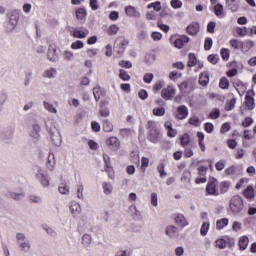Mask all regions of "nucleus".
I'll return each instance as SVG.
<instances>
[{"mask_svg":"<svg viewBox=\"0 0 256 256\" xmlns=\"http://www.w3.org/2000/svg\"><path fill=\"white\" fill-rule=\"evenodd\" d=\"M146 128L148 130V139L151 143H159L161 140V131L155 125V122L148 121Z\"/></svg>","mask_w":256,"mask_h":256,"instance_id":"f257e3e1","label":"nucleus"},{"mask_svg":"<svg viewBox=\"0 0 256 256\" xmlns=\"http://www.w3.org/2000/svg\"><path fill=\"white\" fill-rule=\"evenodd\" d=\"M17 245L22 253H31V241L23 233L16 234Z\"/></svg>","mask_w":256,"mask_h":256,"instance_id":"f03ea898","label":"nucleus"},{"mask_svg":"<svg viewBox=\"0 0 256 256\" xmlns=\"http://www.w3.org/2000/svg\"><path fill=\"white\" fill-rule=\"evenodd\" d=\"M230 209L232 213H241L245 205L243 204V198L239 195H235L230 200Z\"/></svg>","mask_w":256,"mask_h":256,"instance_id":"7ed1b4c3","label":"nucleus"},{"mask_svg":"<svg viewBox=\"0 0 256 256\" xmlns=\"http://www.w3.org/2000/svg\"><path fill=\"white\" fill-rule=\"evenodd\" d=\"M44 125L46 127V130L48 131L50 135V139L53 143V145H56V147H60L62 138H61V132L59 130L53 131L51 127H49V124L47 123V120H44Z\"/></svg>","mask_w":256,"mask_h":256,"instance_id":"20e7f679","label":"nucleus"},{"mask_svg":"<svg viewBox=\"0 0 256 256\" xmlns=\"http://www.w3.org/2000/svg\"><path fill=\"white\" fill-rule=\"evenodd\" d=\"M176 93H177V88H175V85L169 84L167 87L162 89L161 97L162 99H165V101H171V99L175 97Z\"/></svg>","mask_w":256,"mask_h":256,"instance_id":"39448f33","label":"nucleus"},{"mask_svg":"<svg viewBox=\"0 0 256 256\" xmlns=\"http://www.w3.org/2000/svg\"><path fill=\"white\" fill-rule=\"evenodd\" d=\"M127 45H129V40L124 37L117 38L114 51L118 54V57H121L122 53H125Z\"/></svg>","mask_w":256,"mask_h":256,"instance_id":"423d86ee","label":"nucleus"},{"mask_svg":"<svg viewBox=\"0 0 256 256\" xmlns=\"http://www.w3.org/2000/svg\"><path fill=\"white\" fill-rule=\"evenodd\" d=\"M35 177L37 179V181H39V183L42 185V187H49V176L47 174H45V170L43 169H38Z\"/></svg>","mask_w":256,"mask_h":256,"instance_id":"0eeeda50","label":"nucleus"},{"mask_svg":"<svg viewBox=\"0 0 256 256\" xmlns=\"http://www.w3.org/2000/svg\"><path fill=\"white\" fill-rule=\"evenodd\" d=\"M106 145L110 151H117L121 148V141L115 136H111L106 139Z\"/></svg>","mask_w":256,"mask_h":256,"instance_id":"6e6552de","label":"nucleus"},{"mask_svg":"<svg viewBox=\"0 0 256 256\" xmlns=\"http://www.w3.org/2000/svg\"><path fill=\"white\" fill-rule=\"evenodd\" d=\"M188 115H189V109H187V106L185 105L179 106L175 113L176 119L180 121H183V119H187Z\"/></svg>","mask_w":256,"mask_h":256,"instance_id":"1a4fd4ad","label":"nucleus"},{"mask_svg":"<svg viewBox=\"0 0 256 256\" xmlns=\"http://www.w3.org/2000/svg\"><path fill=\"white\" fill-rule=\"evenodd\" d=\"M81 245H83L86 249H89V247H91V245H93V236H91V234L89 233H84L81 236Z\"/></svg>","mask_w":256,"mask_h":256,"instance_id":"9d476101","label":"nucleus"},{"mask_svg":"<svg viewBox=\"0 0 256 256\" xmlns=\"http://www.w3.org/2000/svg\"><path fill=\"white\" fill-rule=\"evenodd\" d=\"M72 37H75V39H85L87 35H89V31L87 28H81V29H75L71 32Z\"/></svg>","mask_w":256,"mask_h":256,"instance_id":"9b49d317","label":"nucleus"},{"mask_svg":"<svg viewBox=\"0 0 256 256\" xmlns=\"http://www.w3.org/2000/svg\"><path fill=\"white\" fill-rule=\"evenodd\" d=\"M69 209L71 211V214L74 215V217H77V215H81V204L79 202H71Z\"/></svg>","mask_w":256,"mask_h":256,"instance_id":"f8f14e48","label":"nucleus"},{"mask_svg":"<svg viewBox=\"0 0 256 256\" xmlns=\"http://www.w3.org/2000/svg\"><path fill=\"white\" fill-rule=\"evenodd\" d=\"M125 13L127 17H134L136 19H139V17H141V14L139 13V11H137V9H135V7L133 6H126Z\"/></svg>","mask_w":256,"mask_h":256,"instance_id":"ddd939ff","label":"nucleus"},{"mask_svg":"<svg viewBox=\"0 0 256 256\" xmlns=\"http://www.w3.org/2000/svg\"><path fill=\"white\" fill-rule=\"evenodd\" d=\"M174 221L178 227H187L189 225V222L187 221V218H185L184 215L182 214H177L176 217L174 218Z\"/></svg>","mask_w":256,"mask_h":256,"instance_id":"4468645a","label":"nucleus"},{"mask_svg":"<svg viewBox=\"0 0 256 256\" xmlns=\"http://www.w3.org/2000/svg\"><path fill=\"white\" fill-rule=\"evenodd\" d=\"M206 192L208 195H219V192L217 191V184H215V181L208 182L206 186Z\"/></svg>","mask_w":256,"mask_h":256,"instance_id":"2eb2a0df","label":"nucleus"},{"mask_svg":"<svg viewBox=\"0 0 256 256\" xmlns=\"http://www.w3.org/2000/svg\"><path fill=\"white\" fill-rule=\"evenodd\" d=\"M32 129L33 131L31 132L30 137H32V139H36V141L39 140L41 137V125L34 123L32 125Z\"/></svg>","mask_w":256,"mask_h":256,"instance_id":"dca6fc26","label":"nucleus"},{"mask_svg":"<svg viewBox=\"0 0 256 256\" xmlns=\"http://www.w3.org/2000/svg\"><path fill=\"white\" fill-rule=\"evenodd\" d=\"M188 41H189V37L180 36L173 42V45L174 47H176V49H182L183 45L187 44Z\"/></svg>","mask_w":256,"mask_h":256,"instance_id":"f3484780","label":"nucleus"},{"mask_svg":"<svg viewBox=\"0 0 256 256\" xmlns=\"http://www.w3.org/2000/svg\"><path fill=\"white\" fill-rule=\"evenodd\" d=\"M238 245L240 251H246L247 247H249V237L241 236L238 240Z\"/></svg>","mask_w":256,"mask_h":256,"instance_id":"a211bd4d","label":"nucleus"},{"mask_svg":"<svg viewBox=\"0 0 256 256\" xmlns=\"http://www.w3.org/2000/svg\"><path fill=\"white\" fill-rule=\"evenodd\" d=\"M84 191H85V186H83V183H78L76 185V190H75L77 199H80L81 201L85 199Z\"/></svg>","mask_w":256,"mask_h":256,"instance_id":"6ab92c4d","label":"nucleus"},{"mask_svg":"<svg viewBox=\"0 0 256 256\" xmlns=\"http://www.w3.org/2000/svg\"><path fill=\"white\" fill-rule=\"evenodd\" d=\"M102 129L105 133H111L113 131V122L109 119L102 120Z\"/></svg>","mask_w":256,"mask_h":256,"instance_id":"aec40b11","label":"nucleus"},{"mask_svg":"<svg viewBox=\"0 0 256 256\" xmlns=\"http://www.w3.org/2000/svg\"><path fill=\"white\" fill-rule=\"evenodd\" d=\"M55 165H56L55 154L50 153L48 155V160L46 163L47 169H49V171H53V169H55Z\"/></svg>","mask_w":256,"mask_h":256,"instance_id":"412c9836","label":"nucleus"},{"mask_svg":"<svg viewBox=\"0 0 256 256\" xmlns=\"http://www.w3.org/2000/svg\"><path fill=\"white\" fill-rule=\"evenodd\" d=\"M199 84L202 85V87H207L209 85V72H202L199 77Z\"/></svg>","mask_w":256,"mask_h":256,"instance_id":"4be33fe9","label":"nucleus"},{"mask_svg":"<svg viewBox=\"0 0 256 256\" xmlns=\"http://www.w3.org/2000/svg\"><path fill=\"white\" fill-rule=\"evenodd\" d=\"M187 33L189 35H197L199 33V23L194 22L187 27Z\"/></svg>","mask_w":256,"mask_h":256,"instance_id":"5701e85b","label":"nucleus"},{"mask_svg":"<svg viewBox=\"0 0 256 256\" xmlns=\"http://www.w3.org/2000/svg\"><path fill=\"white\" fill-rule=\"evenodd\" d=\"M47 57L49 61H59V54H57V50L55 48H49Z\"/></svg>","mask_w":256,"mask_h":256,"instance_id":"b1692460","label":"nucleus"},{"mask_svg":"<svg viewBox=\"0 0 256 256\" xmlns=\"http://www.w3.org/2000/svg\"><path fill=\"white\" fill-rule=\"evenodd\" d=\"M227 225H229V218H222L216 221L217 231H221V229H225Z\"/></svg>","mask_w":256,"mask_h":256,"instance_id":"393cba45","label":"nucleus"},{"mask_svg":"<svg viewBox=\"0 0 256 256\" xmlns=\"http://www.w3.org/2000/svg\"><path fill=\"white\" fill-rule=\"evenodd\" d=\"M43 77H45V79H55V77H57V69L49 68L45 70Z\"/></svg>","mask_w":256,"mask_h":256,"instance_id":"a878e982","label":"nucleus"},{"mask_svg":"<svg viewBox=\"0 0 256 256\" xmlns=\"http://www.w3.org/2000/svg\"><path fill=\"white\" fill-rule=\"evenodd\" d=\"M165 235H167V237H169L170 239H173V237L177 235V227L173 225L167 226L165 229Z\"/></svg>","mask_w":256,"mask_h":256,"instance_id":"bb28decb","label":"nucleus"},{"mask_svg":"<svg viewBox=\"0 0 256 256\" xmlns=\"http://www.w3.org/2000/svg\"><path fill=\"white\" fill-rule=\"evenodd\" d=\"M102 189L104 195H111L113 193V184L111 182H103Z\"/></svg>","mask_w":256,"mask_h":256,"instance_id":"cd10ccee","label":"nucleus"},{"mask_svg":"<svg viewBox=\"0 0 256 256\" xmlns=\"http://www.w3.org/2000/svg\"><path fill=\"white\" fill-rule=\"evenodd\" d=\"M103 159L105 163V171L107 173H111V171H113V166H111V157L107 154H103Z\"/></svg>","mask_w":256,"mask_h":256,"instance_id":"c85d7f7f","label":"nucleus"},{"mask_svg":"<svg viewBox=\"0 0 256 256\" xmlns=\"http://www.w3.org/2000/svg\"><path fill=\"white\" fill-rule=\"evenodd\" d=\"M234 87H236V91L239 93V95H243V93L247 91V86L242 81L235 82Z\"/></svg>","mask_w":256,"mask_h":256,"instance_id":"c756f323","label":"nucleus"},{"mask_svg":"<svg viewBox=\"0 0 256 256\" xmlns=\"http://www.w3.org/2000/svg\"><path fill=\"white\" fill-rule=\"evenodd\" d=\"M197 137H198V145L201 149V151H203V153H205V134H203V132H197Z\"/></svg>","mask_w":256,"mask_h":256,"instance_id":"7c9ffc66","label":"nucleus"},{"mask_svg":"<svg viewBox=\"0 0 256 256\" xmlns=\"http://www.w3.org/2000/svg\"><path fill=\"white\" fill-rule=\"evenodd\" d=\"M245 105L247 109L253 110L255 109V99L252 96L246 95L245 96Z\"/></svg>","mask_w":256,"mask_h":256,"instance_id":"2f4dec72","label":"nucleus"},{"mask_svg":"<svg viewBox=\"0 0 256 256\" xmlns=\"http://www.w3.org/2000/svg\"><path fill=\"white\" fill-rule=\"evenodd\" d=\"M214 13H215L216 17L223 19V17H225L223 5L217 4L216 6H214Z\"/></svg>","mask_w":256,"mask_h":256,"instance_id":"473e14b6","label":"nucleus"},{"mask_svg":"<svg viewBox=\"0 0 256 256\" xmlns=\"http://www.w3.org/2000/svg\"><path fill=\"white\" fill-rule=\"evenodd\" d=\"M227 5L230 11L235 12L239 9V1L238 0H227Z\"/></svg>","mask_w":256,"mask_h":256,"instance_id":"72a5a7b5","label":"nucleus"},{"mask_svg":"<svg viewBox=\"0 0 256 256\" xmlns=\"http://www.w3.org/2000/svg\"><path fill=\"white\" fill-rule=\"evenodd\" d=\"M243 194L246 199H253L255 197V190L253 189V186H248L244 190Z\"/></svg>","mask_w":256,"mask_h":256,"instance_id":"f704fd0d","label":"nucleus"},{"mask_svg":"<svg viewBox=\"0 0 256 256\" xmlns=\"http://www.w3.org/2000/svg\"><path fill=\"white\" fill-rule=\"evenodd\" d=\"M189 143H191V138L189 136V134L185 133L180 137V145L182 147H187V145H189Z\"/></svg>","mask_w":256,"mask_h":256,"instance_id":"c9c22d12","label":"nucleus"},{"mask_svg":"<svg viewBox=\"0 0 256 256\" xmlns=\"http://www.w3.org/2000/svg\"><path fill=\"white\" fill-rule=\"evenodd\" d=\"M87 17V11L84 8H78L76 10V18L79 21H83Z\"/></svg>","mask_w":256,"mask_h":256,"instance_id":"e433bc0d","label":"nucleus"},{"mask_svg":"<svg viewBox=\"0 0 256 256\" xmlns=\"http://www.w3.org/2000/svg\"><path fill=\"white\" fill-rule=\"evenodd\" d=\"M43 106H44V109H46V111H48L49 113H54L55 115H57V108H55L53 104L47 101H44Z\"/></svg>","mask_w":256,"mask_h":256,"instance_id":"4c0bfd02","label":"nucleus"},{"mask_svg":"<svg viewBox=\"0 0 256 256\" xmlns=\"http://www.w3.org/2000/svg\"><path fill=\"white\" fill-rule=\"evenodd\" d=\"M58 191L59 193H61V195H69L70 193L69 185L65 183L60 184L58 187Z\"/></svg>","mask_w":256,"mask_h":256,"instance_id":"58836bf2","label":"nucleus"},{"mask_svg":"<svg viewBox=\"0 0 256 256\" xmlns=\"http://www.w3.org/2000/svg\"><path fill=\"white\" fill-rule=\"evenodd\" d=\"M64 61H73L75 59V54L72 51L66 50L62 53Z\"/></svg>","mask_w":256,"mask_h":256,"instance_id":"ea45409f","label":"nucleus"},{"mask_svg":"<svg viewBox=\"0 0 256 256\" xmlns=\"http://www.w3.org/2000/svg\"><path fill=\"white\" fill-rule=\"evenodd\" d=\"M157 171H158L161 179H163V177H167V173L165 171V163H159L157 166Z\"/></svg>","mask_w":256,"mask_h":256,"instance_id":"a19ab883","label":"nucleus"},{"mask_svg":"<svg viewBox=\"0 0 256 256\" xmlns=\"http://www.w3.org/2000/svg\"><path fill=\"white\" fill-rule=\"evenodd\" d=\"M150 203H151V205H153V207L159 206V196H157V193L153 192L150 195Z\"/></svg>","mask_w":256,"mask_h":256,"instance_id":"79ce46f5","label":"nucleus"},{"mask_svg":"<svg viewBox=\"0 0 256 256\" xmlns=\"http://www.w3.org/2000/svg\"><path fill=\"white\" fill-rule=\"evenodd\" d=\"M209 221H206L204 222L202 225H201V228H200V235H202V237H205V235H207L208 231H209Z\"/></svg>","mask_w":256,"mask_h":256,"instance_id":"37998d69","label":"nucleus"},{"mask_svg":"<svg viewBox=\"0 0 256 256\" xmlns=\"http://www.w3.org/2000/svg\"><path fill=\"white\" fill-rule=\"evenodd\" d=\"M9 23L12 26V29H15V26L19 23V15L12 14L9 18Z\"/></svg>","mask_w":256,"mask_h":256,"instance_id":"c03bdc74","label":"nucleus"},{"mask_svg":"<svg viewBox=\"0 0 256 256\" xmlns=\"http://www.w3.org/2000/svg\"><path fill=\"white\" fill-rule=\"evenodd\" d=\"M43 230L49 235L50 237H57V232L51 228L50 226L44 225Z\"/></svg>","mask_w":256,"mask_h":256,"instance_id":"a18cd8bd","label":"nucleus"},{"mask_svg":"<svg viewBox=\"0 0 256 256\" xmlns=\"http://www.w3.org/2000/svg\"><path fill=\"white\" fill-rule=\"evenodd\" d=\"M148 9H154V11L159 12L161 11V2L160 1H156V2H152L148 5Z\"/></svg>","mask_w":256,"mask_h":256,"instance_id":"49530a36","label":"nucleus"},{"mask_svg":"<svg viewBox=\"0 0 256 256\" xmlns=\"http://www.w3.org/2000/svg\"><path fill=\"white\" fill-rule=\"evenodd\" d=\"M189 61H188V67H195L197 65V57L195 54L191 53L189 54Z\"/></svg>","mask_w":256,"mask_h":256,"instance_id":"de8ad7c7","label":"nucleus"},{"mask_svg":"<svg viewBox=\"0 0 256 256\" xmlns=\"http://www.w3.org/2000/svg\"><path fill=\"white\" fill-rule=\"evenodd\" d=\"M219 87L220 89H229V79H227L226 77L221 78L219 82Z\"/></svg>","mask_w":256,"mask_h":256,"instance_id":"09e8293b","label":"nucleus"},{"mask_svg":"<svg viewBox=\"0 0 256 256\" xmlns=\"http://www.w3.org/2000/svg\"><path fill=\"white\" fill-rule=\"evenodd\" d=\"M236 33L237 35H239V37H245V35L249 34V30L247 29V27H238L236 28Z\"/></svg>","mask_w":256,"mask_h":256,"instance_id":"8fccbe9b","label":"nucleus"},{"mask_svg":"<svg viewBox=\"0 0 256 256\" xmlns=\"http://www.w3.org/2000/svg\"><path fill=\"white\" fill-rule=\"evenodd\" d=\"M70 47H71V49H74V50L83 49V47H85V44L83 43V41L77 40V41L73 42Z\"/></svg>","mask_w":256,"mask_h":256,"instance_id":"3c124183","label":"nucleus"},{"mask_svg":"<svg viewBox=\"0 0 256 256\" xmlns=\"http://www.w3.org/2000/svg\"><path fill=\"white\" fill-rule=\"evenodd\" d=\"M118 65L124 69H131V67H133V63L128 60H121Z\"/></svg>","mask_w":256,"mask_h":256,"instance_id":"603ef678","label":"nucleus"},{"mask_svg":"<svg viewBox=\"0 0 256 256\" xmlns=\"http://www.w3.org/2000/svg\"><path fill=\"white\" fill-rule=\"evenodd\" d=\"M209 63H212V65H217L219 63V55L217 54H210L208 56Z\"/></svg>","mask_w":256,"mask_h":256,"instance_id":"864d4df0","label":"nucleus"},{"mask_svg":"<svg viewBox=\"0 0 256 256\" xmlns=\"http://www.w3.org/2000/svg\"><path fill=\"white\" fill-rule=\"evenodd\" d=\"M220 55H221V57H222V59H223V61H229V49H227V48H222L221 50H220Z\"/></svg>","mask_w":256,"mask_h":256,"instance_id":"5fc2aeb1","label":"nucleus"},{"mask_svg":"<svg viewBox=\"0 0 256 256\" xmlns=\"http://www.w3.org/2000/svg\"><path fill=\"white\" fill-rule=\"evenodd\" d=\"M210 119H219L221 117V111L219 109L215 108L212 110L209 114Z\"/></svg>","mask_w":256,"mask_h":256,"instance_id":"6e6d98bb","label":"nucleus"},{"mask_svg":"<svg viewBox=\"0 0 256 256\" xmlns=\"http://www.w3.org/2000/svg\"><path fill=\"white\" fill-rule=\"evenodd\" d=\"M119 33V26L112 24L108 29L109 35H117Z\"/></svg>","mask_w":256,"mask_h":256,"instance_id":"4d7b16f0","label":"nucleus"},{"mask_svg":"<svg viewBox=\"0 0 256 256\" xmlns=\"http://www.w3.org/2000/svg\"><path fill=\"white\" fill-rule=\"evenodd\" d=\"M153 114L156 115V117H163V115H165V108L163 107L154 108Z\"/></svg>","mask_w":256,"mask_h":256,"instance_id":"13d9d810","label":"nucleus"},{"mask_svg":"<svg viewBox=\"0 0 256 256\" xmlns=\"http://www.w3.org/2000/svg\"><path fill=\"white\" fill-rule=\"evenodd\" d=\"M119 77L120 79H122V81H129V79H131V76H129V73H127V71L123 69L120 70Z\"/></svg>","mask_w":256,"mask_h":256,"instance_id":"bf43d9fd","label":"nucleus"},{"mask_svg":"<svg viewBox=\"0 0 256 256\" xmlns=\"http://www.w3.org/2000/svg\"><path fill=\"white\" fill-rule=\"evenodd\" d=\"M230 45L233 49H239L243 43L237 39L230 40Z\"/></svg>","mask_w":256,"mask_h":256,"instance_id":"052dcab7","label":"nucleus"},{"mask_svg":"<svg viewBox=\"0 0 256 256\" xmlns=\"http://www.w3.org/2000/svg\"><path fill=\"white\" fill-rule=\"evenodd\" d=\"M215 243L218 249H225L227 247V242L224 239H218Z\"/></svg>","mask_w":256,"mask_h":256,"instance_id":"680f3d73","label":"nucleus"},{"mask_svg":"<svg viewBox=\"0 0 256 256\" xmlns=\"http://www.w3.org/2000/svg\"><path fill=\"white\" fill-rule=\"evenodd\" d=\"M93 95L95 97V100L99 101V99H101V95H102L101 88H99V87L94 88L93 89Z\"/></svg>","mask_w":256,"mask_h":256,"instance_id":"e2e57ef3","label":"nucleus"},{"mask_svg":"<svg viewBox=\"0 0 256 256\" xmlns=\"http://www.w3.org/2000/svg\"><path fill=\"white\" fill-rule=\"evenodd\" d=\"M119 134L121 135V137H129V135H131V129H129V128H121L119 130Z\"/></svg>","mask_w":256,"mask_h":256,"instance_id":"0e129e2a","label":"nucleus"},{"mask_svg":"<svg viewBox=\"0 0 256 256\" xmlns=\"http://www.w3.org/2000/svg\"><path fill=\"white\" fill-rule=\"evenodd\" d=\"M153 77H154L153 73H146V74H144V76H143L144 83L150 84L153 81Z\"/></svg>","mask_w":256,"mask_h":256,"instance_id":"69168bd1","label":"nucleus"},{"mask_svg":"<svg viewBox=\"0 0 256 256\" xmlns=\"http://www.w3.org/2000/svg\"><path fill=\"white\" fill-rule=\"evenodd\" d=\"M109 115H111L109 108H105V107L100 108V116L101 117H109Z\"/></svg>","mask_w":256,"mask_h":256,"instance_id":"338daca9","label":"nucleus"},{"mask_svg":"<svg viewBox=\"0 0 256 256\" xmlns=\"http://www.w3.org/2000/svg\"><path fill=\"white\" fill-rule=\"evenodd\" d=\"M116 256H131V252H129V249L119 250Z\"/></svg>","mask_w":256,"mask_h":256,"instance_id":"774afa93","label":"nucleus"}]
</instances>
